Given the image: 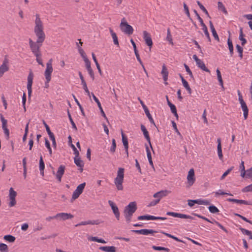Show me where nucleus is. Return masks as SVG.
Instances as JSON below:
<instances>
[{"mask_svg":"<svg viewBox=\"0 0 252 252\" xmlns=\"http://www.w3.org/2000/svg\"><path fill=\"white\" fill-rule=\"evenodd\" d=\"M35 27L34 32L36 36L37 37L36 41L38 42H41L43 43L45 39V34L43 32V26L42 22L38 14H36V19L35 20Z\"/></svg>","mask_w":252,"mask_h":252,"instance_id":"nucleus-1","label":"nucleus"},{"mask_svg":"<svg viewBox=\"0 0 252 252\" xmlns=\"http://www.w3.org/2000/svg\"><path fill=\"white\" fill-rule=\"evenodd\" d=\"M137 205L135 202H131L126 206L124 210V214L127 223L131 221L132 216L137 210Z\"/></svg>","mask_w":252,"mask_h":252,"instance_id":"nucleus-2","label":"nucleus"},{"mask_svg":"<svg viewBox=\"0 0 252 252\" xmlns=\"http://www.w3.org/2000/svg\"><path fill=\"white\" fill-rule=\"evenodd\" d=\"M124 171L125 169L124 168H119L117 177L114 179L115 184L117 189L119 190H122L123 189V183L124 178Z\"/></svg>","mask_w":252,"mask_h":252,"instance_id":"nucleus-3","label":"nucleus"},{"mask_svg":"<svg viewBox=\"0 0 252 252\" xmlns=\"http://www.w3.org/2000/svg\"><path fill=\"white\" fill-rule=\"evenodd\" d=\"M52 59H51L46 63V68L44 73L45 77L46 78V82L45 83V87L46 88H48L49 82L51 81V74L53 72V67L52 65Z\"/></svg>","mask_w":252,"mask_h":252,"instance_id":"nucleus-4","label":"nucleus"},{"mask_svg":"<svg viewBox=\"0 0 252 252\" xmlns=\"http://www.w3.org/2000/svg\"><path fill=\"white\" fill-rule=\"evenodd\" d=\"M120 27L121 31L126 34L131 35L133 32L132 27L127 23L125 18L122 19Z\"/></svg>","mask_w":252,"mask_h":252,"instance_id":"nucleus-5","label":"nucleus"},{"mask_svg":"<svg viewBox=\"0 0 252 252\" xmlns=\"http://www.w3.org/2000/svg\"><path fill=\"white\" fill-rule=\"evenodd\" d=\"M42 45V43L33 41L31 38L29 39V45L32 53L35 55L40 53V48Z\"/></svg>","mask_w":252,"mask_h":252,"instance_id":"nucleus-6","label":"nucleus"},{"mask_svg":"<svg viewBox=\"0 0 252 252\" xmlns=\"http://www.w3.org/2000/svg\"><path fill=\"white\" fill-rule=\"evenodd\" d=\"M238 94L239 96V100L241 104V108L243 111V115L245 120H246L248 118L249 113V109L246 105V103L243 99L242 95L239 90L238 91Z\"/></svg>","mask_w":252,"mask_h":252,"instance_id":"nucleus-7","label":"nucleus"},{"mask_svg":"<svg viewBox=\"0 0 252 252\" xmlns=\"http://www.w3.org/2000/svg\"><path fill=\"white\" fill-rule=\"evenodd\" d=\"M86 183H83L77 186L76 189L73 192V194L71 199V201L78 198L79 195L83 192Z\"/></svg>","mask_w":252,"mask_h":252,"instance_id":"nucleus-8","label":"nucleus"},{"mask_svg":"<svg viewBox=\"0 0 252 252\" xmlns=\"http://www.w3.org/2000/svg\"><path fill=\"white\" fill-rule=\"evenodd\" d=\"M33 78V74L32 70H31L29 72V75L28 76V83H27V89L28 93V96L30 98L31 96L32 93V80Z\"/></svg>","mask_w":252,"mask_h":252,"instance_id":"nucleus-9","label":"nucleus"},{"mask_svg":"<svg viewBox=\"0 0 252 252\" xmlns=\"http://www.w3.org/2000/svg\"><path fill=\"white\" fill-rule=\"evenodd\" d=\"M138 100H139L140 103L141 104V105L144 110V112H145L147 117L149 119V120L150 122V123L151 124H153L155 126H156L155 122H154L151 115L150 114V113L149 112L148 107L145 105L143 101L139 97L138 98Z\"/></svg>","mask_w":252,"mask_h":252,"instance_id":"nucleus-10","label":"nucleus"},{"mask_svg":"<svg viewBox=\"0 0 252 252\" xmlns=\"http://www.w3.org/2000/svg\"><path fill=\"white\" fill-rule=\"evenodd\" d=\"M143 38L147 45L149 47V50L151 51V49L153 46V41L150 34L145 31H144Z\"/></svg>","mask_w":252,"mask_h":252,"instance_id":"nucleus-11","label":"nucleus"},{"mask_svg":"<svg viewBox=\"0 0 252 252\" xmlns=\"http://www.w3.org/2000/svg\"><path fill=\"white\" fill-rule=\"evenodd\" d=\"M166 215L168 216H171L174 217H177L182 219H193V218L190 216L187 215L186 214H180L178 213L173 212H167L166 213Z\"/></svg>","mask_w":252,"mask_h":252,"instance_id":"nucleus-12","label":"nucleus"},{"mask_svg":"<svg viewBox=\"0 0 252 252\" xmlns=\"http://www.w3.org/2000/svg\"><path fill=\"white\" fill-rule=\"evenodd\" d=\"M58 220H66L71 219L73 218V216L70 213H60L56 214Z\"/></svg>","mask_w":252,"mask_h":252,"instance_id":"nucleus-13","label":"nucleus"},{"mask_svg":"<svg viewBox=\"0 0 252 252\" xmlns=\"http://www.w3.org/2000/svg\"><path fill=\"white\" fill-rule=\"evenodd\" d=\"M108 203H109V205L111 206V207L113 210V212L117 220H119L120 214L118 207L111 200H109Z\"/></svg>","mask_w":252,"mask_h":252,"instance_id":"nucleus-14","label":"nucleus"},{"mask_svg":"<svg viewBox=\"0 0 252 252\" xmlns=\"http://www.w3.org/2000/svg\"><path fill=\"white\" fill-rule=\"evenodd\" d=\"M132 232H134L136 234H142L144 235H148L150 234H153L154 233H157L158 231L153 230V229H142L140 230H133Z\"/></svg>","mask_w":252,"mask_h":252,"instance_id":"nucleus-15","label":"nucleus"},{"mask_svg":"<svg viewBox=\"0 0 252 252\" xmlns=\"http://www.w3.org/2000/svg\"><path fill=\"white\" fill-rule=\"evenodd\" d=\"M65 169V167L63 165H61L58 168V171L56 174V176L59 182L62 181V178L64 173Z\"/></svg>","mask_w":252,"mask_h":252,"instance_id":"nucleus-16","label":"nucleus"},{"mask_svg":"<svg viewBox=\"0 0 252 252\" xmlns=\"http://www.w3.org/2000/svg\"><path fill=\"white\" fill-rule=\"evenodd\" d=\"M141 129L142 131L143 132V135H144L145 138H146L147 141L148 142V143L150 145V146L151 148L152 149L153 152L154 153V151L153 150V147H152V144L151 143L150 137V136L149 134V132H148V130H147L146 128L145 127V126L143 125H141Z\"/></svg>","mask_w":252,"mask_h":252,"instance_id":"nucleus-17","label":"nucleus"},{"mask_svg":"<svg viewBox=\"0 0 252 252\" xmlns=\"http://www.w3.org/2000/svg\"><path fill=\"white\" fill-rule=\"evenodd\" d=\"M187 180L188 183L190 186L192 185L194 183L195 179L194 178V171L193 169H190L189 171L187 176Z\"/></svg>","mask_w":252,"mask_h":252,"instance_id":"nucleus-18","label":"nucleus"},{"mask_svg":"<svg viewBox=\"0 0 252 252\" xmlns=\"http://www.w3.org/2000/svg\"><path fill=\"white\" fill-rule=\"evenodd\" d=\"M227 201L229 202H234L238 204H245L247 205H252V202L250 201H247L244 200H240L233 198H227Z\"/></svg>","mask_w":252,"mask_h":252,"instance_id":"nucleus-19","label":"nucleus"},{"mask_svg":"<svg viewBox=\"0 0 252 252\" xmlns=\"http://www.w3.org/2000/svg\"><path fill=\"white\" fill-rule=\"evenodd\" d=\"M74 161L76 166L80 168L79 170L81 172H82L83 170V167L84 166V163L83 161L81 159L79 156H75V157L74 158Z\"/></svg>","mask_w":252,"mask_h":252,"instance_id":"nucleus-20","label":"nucleus"},{"mask_svg":"<svg viewBox=\"0 0 252 252\" xmlns=\"http://www.w3.org/2000/svg\"><path fill=\"white\" fill-rule=\"evenodd\" d=\"M170 191L167 190H161L155 193L153 196L157 199H159L160 200L161 198L167 196L169 193H170Z\"/></svg>","mask_w":252,"mask_h":252,"instance_id":"nucleus-21","label":"nucleus"},{"mask_svg":"<svg viewBox=\"0 0 252 252\" xmlns=\"http://www.w3.org/2000/svg\"><path fill=\"white\" fill-rule=\"evenodd\" d=\"M8 60L5 59L3 62L2 64L0 66V77H1L4 72L8 70L9 67L7 65Z\"/></svg>","mask_w":252,"mask_h":252,"instance_id":"nucleus-22","label":"nucleus"},{"mask_svg":"<svg viewBox=\"0 0 252 252\" xmlns=\"http://www.w3.org/2000/svg\"><path fill=\"white\" fill-rule=\"evenodd\" d=\"M91 94L93 97V99H94L95 102L97 103V106L100 111L101 115L108 121L107 118L103 110V109L101 105V103H100V101H99L98 99L94 95V94L93 93H91Z\"/></svg>","mask_w":252,"mask_h":252,"instance_id":"nucleus-23","label":"nucleus"},{"mask_svg":"<svg viewBox=\"0 0 252 252\" xmlns=\"http://www.w3.org/2000/svg\"><path fill=\"white\" fill-rule=\"evenodd\" d=\"M99 223H100V222L98 220H88L87 221H81L80 223L76 224L75 226L77 227V226H79L80 225H87V224H92V225L96 224L97 225Z\"/></svg>","mask_w":252,"mask_h":252,"instance_id":"nucleus-24","label":"nucleus"},{"mask_svg":"<svg viewBox=\"0 0 252 252\" xmlns=\"http://www.w3.org/2000/svg\"><path fill=\"white\" fill-rule=\"evenodd\" d=\"M161 73L162 75L163 79L164 81V84L165 85H167L168 84L166 81L168 79V71L165 64H163L162 65Z\"/></svg>","mask_w":252,"mask_h":252,"instance_id":"nucleus-25","label":"nucleus"},{"mask_svg":"<svg viewBox=\"0 0 252 252\" xmlns=\"http://www.w3.org/2000/svg\"><path fill=\"white\" fill-rule=\"evenodd\" d=\"M99 249L105 252H116V248L115 246H101Z\"/></svg>","mask_w":252,"mask_h":252,"instance_id":"nucleus-26","label":"nucleus"},{"mask_svg":"<svg viewBox=\"0 0 252 252\" xmlns=\"http://www.w3.org/2000/svg\"><path fill=\"white\" fill-rule=\"evenodd\" d=\"M217 143H218L217 150H218V156H219L220 159L222 160V159L223 158V155H222V153L221 139L220 138H218L217 139Z\"/></svg>","mask_w":252,"mask_h":252,"instance_id":"nucleus-27","label":"nucleus"},{"mask_svg":"<svg viewBox=\"0 0 252 252\" xmlns=\"http://www.w3.org/2000/svg\"><path fill=\"white\" fill-rule=\"evenodd\" d=\"M229 36L227 39V44L229 50V53L231 57H232L234 54L233 45L232 41L230 39V32H229Z\"/></svg>","mask_w":252,"mask_h":252,"instance_id":"nucleus-28","label":"nucleus"},{"mask_svg":"<svg viewBox=\"0 0 252 252\" xmlns=\"http://www.w3.org/2000/svg\"><path fill=\"white\" fill-rule=\"evenodd\" d=\"M121 134L122 137V142L123 143L126 151L128 148V142L126 136L124 133L123 130H121Z\"/></svg>","mask_w":252,"mask_h":252,"instance_id":"nucleus-29","label":"nucleus"},{"mask_svg":"<svg viewBox=\"0 0 252 252\" xmlns=\"http://www.w3.org/2000/svg\"><path fill=\"white\" fill-rule=\"evenodd\" d=\"M196 65L199 68H200L203 71L210 73V70L207 67H206L204 63L201 60L197 63H196Z\"/></svg>","mask_w":252,"mask_h":252,"instance_id":"nucleus-30","label":"nucleus"},{"mask_svg":"<svg viewBox=\"0 0 252 252\" xmlns=\"http://www.w3.org/2000/svg\"><path fill=\"white\" fill-rule=\"evenodd\" d=\"M109 31L113 39L114 44L119 45V41L116 33L114 32L111 28H109Z\"/></svg>","mask_w":252,"mask_h":252,"instance_id":"nucleus-31","label":"nucleus"},{"mask_svg":"<svg viewBox=\"0 0 252 252\" xmlns=\"http://www.w3.org/2000/svg\"><path fill=\"white\" fill-rule=\"evenodd\" d=\"M92 55L93 59L94 62L95 63L97 69H98V71L99 74L101 75H102V71H101V70L100 69V65H99V64L98 63V62L97 61L96 58V57H95V55H94V53H92Z\"/></svg>","mask_w":252,"mask_h":252,"instance_id":"nucleus-32","label":"nucleus"},{"mask_svg":"<svg viewBox=\"0 0 252 252\" xmlns=\"http://www.w3.org/2000/svg\"><path fill=\"white\" fill-rule=\"evenodd\" d=\"M182 82L183 83V86L187 90V91H188V93L189 94H191V92H192V91H191V88H190V87L188 82L185 79H183V81H182Z\"/></svg>","mask_w":252,"mask_h":252,"instance_id":"nucleus-33","label":"nucleus"},{"mask_svg":"<svg viewBox=\"0 0 252 252\" xmlns=\"http://www.w3.org/2000/svg\"><path fill=\"white\" fill-rule=\"evenodd\" d=\"M154 216L146 215L143 216H140L137 217L138 220H153Z\"/></svg>","mask_w":252,"mask_h":252,"instance_id":"nucleus-34","label":"nucleus"},{"mask_svg":"<svg viewBox=\"0 0 252 252\" xmlns=\"http://www.w3.org/2000/svg\"><path fill=\"white\" fill-rule=\"evenodd\" d=\"M202 27V30L204 31L205 35L207 37L209 41H211V38L209 35V33L208 31L207 27L205 25V24H203V25H201Z\"/></svg>","mask_w":252,"mask_h":252,"instance_id":"nucleus-35","label":"nucleus"},{"mask_svg":"<svg viewBox=\"0 0 252 252\" xmlns=\"http://www.w3.org/2000/svg\"><path fill=\"white\" fill-rule=\"evenodd\" d=\"M217 75L218 81L219 82L220 85L222 87V88H223V81L221 77V75L220 73V72L219 69H217L216 70Z\"/></svg>","mask_w":252,"mask_h":252,"instance_id":"nucleus-36","label":"nucleus"},{"mask_svg":"<svg viewBox=\"0 0 252 252\" xmlns=\"http://www.w3.org/2000/svg\"><path fill=\"white\" fill-rule=\"evenodd\" d=\"M67 115H68V118H69V121L72 125V127L75 130V131H77V128L76 126V125L74 123V121H73V119L71 117V116L69 113V110L68 109L67 110Z\"/></svg>","mask_w":252,"mask_h":252,"instance_id":"nucleus-37","label":"nucleus"},{"mask_svg":"<svg viewBox=\"0 0 252 252\" xmlns=\"http://www.w3.org/2000/svg\"><path fill=\"white\" fill-rule=\"evenodd\" d=\"M4 239L6 241H8L9 242H10V243H13L14 242L15 240H16V238L14 236H12V235H5L3 237Z\"/></svg>","mask_w":252,"mask_h":252,"instance_id":"nucleus-38","label":"nucleus"},{"mask_svg":"<svg viewBox=\"0 0 252 252\" xmlns=\"http://www.w3.org/2000/svg\"><path fill=\"white\" fill-rule=\"evenodd\" d=\"M208 209L211 213L215 214L219 212V210L218 208L213 205L209 206Z\"/></svg>","mask_w":252,"mask_h":252,"instance_id":"nucleus-39","label":"nucleus"},{"mask_svg":"<svg viewBox=\"0 0 252 252\" xmlns=\"http://www.w3.org/2000/svg\"><path fill=\"white\" fill-rule=\"evenodd\" d=\"M236 48L237 52L239 53V57L241 59L243 58V48L240 45L237 44L236 46Z\"/></svg>","mask_w":252,"mask_h":252,"instance_id":"nucleus-40","label":"nucleus"},{"mask_svg":"<svg viewBox=\"0 0 252 252\" xmlns=\"http://www.w3.org/2000/svg\"><path fill=\"white\" fill-rule=\"evenodd\" d=\"M166 40L168 41L171 44L173 45L172 35L171 34L170 30L169 28H168L167 30Z\"/></svg>","mask_w":252,"mask_h":252,"instance_id":"nucleus-41","label":"nucleus"},{"mask_svg":"<svg viewBox=\"0 0 252 252\" xmlns=\"http://www.w3.org/2000/svg\"><path fill=\"white\" fill-rule=\"evenodd\" d=\"M197 3L199 7H200V8L205 13V14L208 17H210L208 11L205 8V7L202 4V3L199 1H197Z\"/></svg>","mask_w":252,"mask_h":252,"instance_id":"nucleus-42","label":"nucleus"},{"mask_svg":"<svg viewBox=\"0 0 252 252\" xmlns=\"http://www.w3.org/2000/svg\"><path fill=\"white\" fill-rule=\"evenodd\" d=\"M49 136L51 139V140L52 142V145L54 148H56L57 147V144L56 142L55 137L54 136V133L52 132L49 134Z\"/></svg>","mask_w":252,"mask_h":252,"instance_id":"nucleus-43","label":"nucleus"},{"mask_svg":"<svg viewBox=\"0 0 252 252\" xmlns=\"http://www.w3.org/2000/svg\"><path fill=\"white\" fill-rule=\"evenodd\" d=\"M45 144L46 148L48 149L50 155L51 156L52 155V151L50 146V142L47 138H45Z\"/></svg>","mask_w":252,"mask_h":252,"instance_id":"nucleus-44","label":"nucleus"},{"mask_svg":"<svg viewBox=\"0 0 252 252\" xmlns=\"http://www.w3.org/2000/svg\"><path fill=\"white\" fill-rule=\"evenodd\" d=\"M36 57V60L37 61V62L40 65H41L42 66H44V64L42 63V59L41 58V53H38V54H35L34 55Z\"/></svg>","mask_w":252,"mask_h":252,"instance_id":"nucleus-45","label":"nucleus"},{"mask_svg":"<svg viewBox=\"0 0 252 252\" xmlns=\"http://www.w3.org/2000/svg\"><path fill=\"white\" fill-rule=\"evenodd\" d=\"M0 120L2 123V128H6L7 127V120L4 119V118L3 117V115L1 114L0 115Z\"/></svg>","mask_w":252,"mask_h":252,"instance_id":"nucleus-46","label":"nucleus"},{"mask_svg":"<svg viewBox=\"0 0 252 252\" xmlns=\"http://www.w3.org/2000/svg\"><path fill=\"white\" fill-rule=\"evenodd\" d=\"M39 170H44L45 168V164L43 159L42 156H41L39 159Z\"/></svg>","mask_w":252,"mask_h":252,"instance_id":"nucleus-47","label":"nucleus"},{"mask_svg":"<svg viewBox=\"0 0 252 252\" xmlns=\"http://www.w3.org/2000/svg\"><path fill=\"white\" fill-rule=\"evenodd\" d=\"M116 148V143L115 139L112 140V145L110 148V152L114 153L115 152Z\"/></svg>","mask_w":252,"mask_h":252,"instance_id":"nucleus-48","label":"nucleus"},{"mask_svg":"<svg viewBox=\"0 0 252 252\" xmlns=\"http://www.w3.org/2000/svg\"><path fill=\"white\" fill-rule=\"evenodd\" d=\"M0 251L1 252H7L8 247L7 246L3 243H0Z\"/></svg>","mask_w":252,"mask_h":252,"instance_id":"nucleus-49","label":"nucleus"},{"mask_svg":"<svg viewBox=\"0 0 252 252\" xmlns=\"http://www.w3.org/2000/svg\"><path fill=\"white\" fill-rule=\"evenodd\" d=\"M242 191L243 192H252V184L244 188Z\"/></svg>","mask_w":252,"mask_h":252,"instance_id":"nucleus-50","label":"nucleus"},{"mask_svg":"<svg viewBox=\"0 0 252 252\" xmlns=\"http://www.w3.org/2000/svg\"><path fill=\"white\" fill-rule=\"evenodd\" d=\"M234 167L232 166L229 169H228L221 176L220 178V180H223L225 178V177L233 170Z\"/></svg>","mask_w":252,"mask_h":252,"instance_id":"nucleus-51","label":"nucleus"},{"mask_svg":"<svg viewBox=\"0 0 252 252\" xmlns=\"http://www.w3.org/2000/svg\"><path fill=\"white\" fill-rule=\"evenodd\" d=\"M17 195V192L13 189L12 188H10L9 189V197L15 198Z\"/></svg>","mask_w":252,"mask_h":252,"instance_id":"nucleus-52","label":"nucleus"},{"mask_svg":"<svg viewBox=\"0 0 252 252\" xmlns=\"http://www.w3.org/2000/svg\"><path fill=\"white\" fill-rule=\"evenodd\" d=\"M215 193L216 196H217V195H225V194L228 195L229 196H233V195L231 193L225 192L222 191L221 190H219L218 191H216L215 192Z\"/></svg>","mask_w":252,"mask_h":252,"instance_id":"nucleus-53","label":"nucleus"},{"mask_svg":"<svg viewBox=\"0 0 252 252\" xmlns=\"http://www.w3.org/2000/svg\"><path fill=\"white\" fill-rule=\"evenodd\" d=\"M9 199H10V202L8 203L9 207H12L15 206V204H16V201L15 198L9 197Z\"/></svg>","mask_w":252,"mask_h":252,"instance_id":"nucleus-54","label":"nucleus"},{"mask_svg":"<svg viewBox=\"0 0 252 252\" xmlns=\"http://www.w3.org/2000/svg\"><path fill=\"white\" fill-rule=\"evenodd\" d=\"M29 122L26 125L25 130V134L23 137V141L24 142L26 141L27 139V134L28 133V130H29Z\"/></svg>","mask_w":252,"mask_h":252,"instance_id":"nucleus-55","label":"nucleus"},{"mask_svg":"<svg viewBox=\"0 0 252 252\" xmlns=\"http://www.w3.org/2000/svg\"><path fill=\"white\" fill-rule=\"evenodd\" d=\"M78 51L84 60L88 58L86 55V53L81 48H78Z\"/></svg>","mask_w":252,"mask_h":252,"instance_id":"nucleus-56","label":"nucleus"},{"mask_svg":"<svg viewBox=\"0 0 252 252\" xmlns=\"http://www.w3.org/2000/svg\"><path fill=\"white\" fill-rule=\"evenodd\" d=\"M183 6H184V10H185L186 14H187L188 17L190 19L189 9V8H188L187 5L186 4V3L185 2H184Z\"/></svg>","mask_w":252,"mask_h":252,"instance_id":"nucleus-57","label":"nucleus"},{"mask_svg":"<svg viewBox=\"0 0 252 252\" xmlns=\"http://www.w3.org/2000/svg\"><path fill=\"white\" fill-rule=\"evenodd\" d=\"M193 12H194V14H195L196 16L197 17V19L199 20V21L200 23V25H203V24H204L203 22V21L202 19L200 17L199 14L197 13V11L194 9L193 10Z\"/></svg>","mask_w":252,"mask_h":252,"instance_id":"nucleus-58","label":"nucleus"},{"mask_svg":"<svg viewBox=\"0 0 252 252\" xmlns=\"http://www.w3.org/2000/svg\"><path fill=\"white\" fill-rule=\"evenodd\" d=\"M70 146L72 148L73 151H74V154L75 155V156L79 157V152L77 150L76 148L75 147V146L73 144H71L70 145Z\"/></svg>","mask_w":252,"mask_h":252,"instance_id":"nucleus-59","label":"nucleus"},{"mask_svg":"<svg viewBox=\"0 0 252 252\" xmlns=\"http://www.w3.org/2000/svg\"><path fill=\"white\" fill-rule=\"evenodd\" d=\"M134 53H135V55L136 56L137 61L139 62L140 64L142 66V67H144V65L143 64V63H142L140 58V56L138 54V51L136 50L135 51H134Z\"/></svg>","mask_w":252,"mask_h":252,"instance_id":"nucleus-60","label":"nucleus"},{"mask_svg":"<svg viewBox=\"0 0 252 252\" xmlns=\"http://www.w3.org/2000/svg\"><path fill=\"white\" fill-rule=\"evenodd\" d=\"M184 66L186 68V71L189 73V76L191 78H193V76L192 73L191 71L190 70V69H189V67L186 63L184 64Z\"/></svg>","mask_w":252,"mask_h":252,"instance_id":"nucleus-61","label":"nucleus"},{"mask_svg":"<svg viewBox=\"0 0 252 252\" xmlns=\"http://www.w3.org/2000/svg\"><path fill=\"white\" fill-rule=\"evenodd\" d=\"M159 202V199H157L154 200L152 201L149 203V204L148 205V206H149V207L154 206L156 205H157L158 203Z\"/></svg>","mask_w":252,"mask_h":252,"instance_id":"nucleus-62","label":"nucleus"},{"mask_svg":"<svg viewBox=\"0 0 252 252\" xmlns=\"http://www.w3.org/2000/svg\"><path fill=\"white\" fill-rule=\"evenodd\" d=\"M239 229L241 230V231L244 234H245V235H249V234H251V231H249L248 230H247L245 228H243L241 227H240L239 228Z\"/></svg>","mask_w":252,"mask_h":252,"instance_id":"nucleus-63","label":"nucleus"},{"mask_svg":"<svg viewBox=\"0 0 252 252\" xmlns=\"http://www.w3.org/2000/svg\"><path fill=\"white\" fill-rule=\"evenodd\" d=\"M246 171L247 178H251L252 177V167Z\"/></svg>","mask_w":252,"mask_h":252,"instance_id":"nucleus-64","label":"nucleus"}]
</instances>
